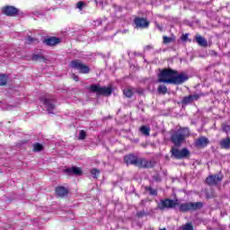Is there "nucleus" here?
<instances>
[{"instance_id":"obj_22","label":"nucleus","mask_w":230,"mask_h":230,"mask_svg":"<svg viewBox=\"0 0 230 230\" xmlns=\"http://www.w3.org/2000/svg\"><path fill=\"white\" fill-rule=\"evenodd\" d=\"M123 94L126 96V98H132L134 96V88L128 87L123 90Z\"/></svg>"},{"instance_id":"obj_12","label":"nucleus","mask_w":230,"mask_h":230,"mask_svg":"<svg viewBox=\"0 0 230 230\" xmlns=\"http://www.w3.org/2000/svg\"><path fill=\"white\" fill-rule=\"evenodd\" d=\"M60 42H62V40H60V38H57L55 36L47 37L42 41V43L45 44V46H49L50 48L58 46V44H60Z\"/></svg>"},{"instance_id":"obj_37","label":"nucleus","mask_w":230,"mask_h":230,"mask_svg":"<svg viewBox=\"0 0 230 230\" xmlns=\"http://www.w3.org/2000/svg\"><path fill=\"white\" fill-rule=\"evenodd\" d=\"M154 181L156 182H161V176L159 174H155L153 176Z\"/></svg>"},{"instance_id":"obj_1","label":"nucleus","mask_w":230,"mask_h":230,"mask_svg":"<svg viewBox=\"0 0 230 230\" xmlns=\"http://www.w3.org/2000/svg\"><path fill=\"white\" fill-rule=\"evenodd\" d=\"M190 80V76L186 73L172 68H164L158 74V82L159 84H171V85H182L185 82Z\"/></svg>"},{"instance_id":"obj_26","label":"nucleus","mask_w":230,"mask_h":230,"mask_svg":"<svg viewBox=\"0 0 230 230\" xmlns=\"http://www.w3.org/2000/svg\"><path fill=\"white\" fill-rule=\"evenodd\" d=\"M193 102V95L190 94L188 96H185L181 100V103L183 105H188Z\"/></svg>"},{"instance_id":"obj_32","label":"nucleus","mask_w":230,"mask_h":230,"mask_svg":"<svg viewBox=\"0 0 230 230\" xmlns=\"http://www.w3.org/2000/svg\"><path fill=\"white\" fill-rule=\"evenodd\" d=\"M163 40H164V44H170L171 42H174L175 39L170 38L168 36H164Z\"/></svg>"},{"instance_id":"obj_3","label":"nucleus","mask_w":230,"mask_h":230,"mask_svg":"<svg viewBox=\"0 0 230 230\" xmlns=\"http://www.w3.org/2000/svg\"><path fill=\"white\" fill-rule=\"evenodd\" d=\"M204 208V202H187L179 205V211L181 213H188L189 211H199Z\"/></svg>"},{"instance_id":"obj_43","label":"nucleus","mask_w":230,"mask_h":230,"mask_svg":"<svg viewBox=\"0 0 230 230\" xmlns=\"http://www.w3.org/2000/svg\"><path fill=\"white\" fill-rule=\"evenodd\" d=\"M157 29L160 31H163V26L161 25H156Z\"/></svg>"},{"instance_id":"obj_24","label":"nucleus","mask_w":230,"mask_h":230,"mask_svg":"<svg viewBox=\"0 0 230 230\" xmlns=\"http://www.w3.org/2000/svg\"><path fill=\"white\" fill-rule=\"evenodd\" d=\"M158 94H166L168 93V87L164 84H159L157 87Z\"/></svg>"},{"instance_id":"obj_38","label":"nucleus","mask_w":230,"mask_h":230,"mask_svg":"<svg viewBox=\"0 0 230 230\" xmlns=\"http://www.w3.org/2000/svg\"><path fill=\"white\" fill-rule=\"evenodd\" d=\"M190 36V34L186 33V34H182L181 40L183 41V42H186V40H188V37Z\"/></svg>"},{"instance_id":"obj_30","label":"nucleus","mask_w":230,"mask_h":230,"mask_svg":"<svg viewBox=\"0 0 230 230\" xmlns=\"http://www.w3.org/2000/svg\"><path fill=\"white\" fill-rule=\"evenodd\" d=\"M181 230H195L193 228V223L192 222L186 223L181 226Z\"/></svg>"},{"instance_id":"obj_19","label":"nucleus","mask_w":230,"mask_h":230,"mask_svg":"<svg viewBox=\"0 0 230 230\" xmlns=\"http://www.w3.org/2000/svg\"><path fill=\"white\" fill-rule=\"evenodd\" d=\"M194 39L199 46L201 48H208V40H206V38L200 35H196Z\"/></svg>"},{"instance_id":"obj_14","label":"nucleus","mask_w":230,"mask_h":230,"mask_svg":"<svg viewBox=\"0 0 230 230\" xmlns=\"http://www.w3.org/2000/svg\"><path fill=\"white\" fill-rule=\"evenodd\" d=\"M139 157L136 156L134 154H129L124 156V163L126 164H131L132 166H137Z\"/></svg>"},{"instance_id":"obj_5","label":"nucleus","mask_w":230,"mask_h":230,"mask_svg":"<svg viewBox=\"0 0 230 230\" xmlns=\"http://www.w3.org/2000/svg\"><path fill=\"white\" fill-rule=\"evenodd\" d=\"M69 67L72 69H77L81 75H89L91 73V67L89 66L82 63L79 59L72 60L68 64Z\"/></svg>"},{"instance_id":"obj_41","label":"nucleus","mask_w":230,"mask_h":230,"mask_svg":"<svg viewBox=\"0 0 230 230\" xmlns=\"http://www.w3.org/2000/svg\"><path fill=\"white\" fill-rule=\"evenodd\" d=\"M210 55H211L212 57H218V52H217V51H215V50H211V51H210Z\"/></svg>"},{"instance_id":"obj_29","label":"nucleus","mask_w":230,"mask_h":230,"mask_svg":"<svg viewBox=\"0 0 230 230\" xmlns=\"http://www.w3.org/2000/svg\"><path fill=\"white\" fill-rule=\"evenodd\" d=\"M90 173L93 175V179H98V175H100L101 171L100 169L93 168L91 169Z\"/></svg>"},{"instance_id":"obj_21","label":"nucleus","mask_w":230,"mask_h":230,"mask_svg":"<svg viewBox=\"0 0 230 230\" xmlns=\"http://www.w3.org/2000/svg\"><path fill=\"white\" fill-rule=\"evenodd\" d=\"M205 195L208 200H209L210 199H217V192L213 189H210L209 190H206Z\"/></svg>"},{"instance_id":"obj_16","label":"nucleus","mask_w":230,"mask_h":230,"mask_svg":"<svg viewBox=\"0 0 230 230\" xmlns=\"http://www.w3.org/2000/svg\"><path fill=\"white\" fill-rule=\"evenodd\" d=\"M196 146L199 148H206L208 145H209V139L206 137H199L196 142H195Z\"/></svg>"},{"instance_id":"obj_17","label":"nucleus","mask_w":230,"mask_h":230,"mask_svg":"<svg viewBox=\"0 0 230 230\" xmlns=\"http://www.w3.org/2000/svg\"><path fill=\"white\" fill-rule=\"evenodd\" d=\"M64 172L67 173V175H82L84 173L80 167L75 166L65 169Z\"/></svg>"},{"instance_id":"obj_45","label":"nucleus","mask_w":230,"mask_h":230,"mask_svg":"<svg viewBox=\"0 0 230 230\" xmlns=\"http://www.w3.org/2000/svg\"><path fill=\"white\" fill-rule=\"evenodd\" d=\"M160 230H166V228H161Z\"/></svg>"},{"instance_id":"obj_27","label":"nucleus","mask_w":230,"mask_h":230,"mask_svg":"<svg viewBox=\"0 0 230 230\" xmlns=\"http://www.w3.org/2000/svg\"><path fill=\"white\" fill-rule=\"evenodd\" d=\"M33 152H42L44 150V146L40 143L33 144Z\"/></svg>"},{"instance_id":"obj_44","label":"nucleus","mask_w":230,"mask_h":230,"mask_svg":"<svg viewBox=\"0 0 230 230\" xmlns=\"http://www.w3.org/2000/svg\"><path fill=\"white\" fill-rule=\"evenodd\" d=\"M146 49H152V46L148 45V46H146Z\"/></svg>"},{"instance_id":"obj_35","label":"nucleus","mask_w":230,"mask_h":230,"mask_svg":"<svg viewBox=\"0 0 230 230\" xmlns=\"http://www.w3.org/2000/svg\"><path fill=\"white\" fill-rule=\"evenodd\" d=\"M135 93L139 94V96H143L145 94V90L143 88H137L134 89Z\"/></svg>"},{"instance_id":"obj_25","label":"nucleus","mask_w":230,"mask_h":230,"mask_svg":"<svg viewBox=\"0 0 230 230\" xmlns=\"http://www.w3.org/2000/svg\"><path fill=\"white\" fill-rule=\"evenodd\" d=\"M145 190H146V191H148V193H149V195H151V197H157V190L153 189L152 186H146Z\"/></svg>"},{"instance_id":"obj_7","label":"nucleus","mask_w":230,"mask_h":230,"mask_svg":"<svg viewBox=\"0 0 230 230\" xmlns=\"http://www.w3.org/2000/svg\"><path fill=\"white\" fill-rule=\"evenodd\" d=\"M177 206H180L177 199L173 200L172 199H164L160 200L157 208L160 209V211H164V209H173L177 208Z\"/></svg>"},{"instance_id":"obj_34","label":"nucleus","mask_w":230,"mask_h":230,"mask_svg":"<svg viewBox=\"0 0 230 230\" xmlns=\"http://www.w3.org/2000/svg\"><path fill=\"white\" fill-rule=\"evenodd\" d=\"M222 130L223 132H226V134H229L230 132V126L227 124H223L222 125Z\"/></svg>"},{"instance_id":"obj_4","label":"nucleus","mask_w":230,"mask_h":230,"mask_svg":"<svg viewBox=\"0 0 230 230\" xmlns=\"http://www.w3.org/2000/svg\"><path fill=\"white\" fill-rule=\"evenodd\" d=\"M91 93H96L97 96H111L112 94V86L102 87L100 84H91Z\"/></svg>"},{"instance_id":"obj_8","label":"nucleus","mask_w":230,"mask_h":230,"mask_svg":"<svg viewBox=\"0 0 230 230\" xmlns=\"http://www.w3.org/2000/svg\"><path fill=\"white\" fill-rule=\"evenodd\" d=\"M222 181H224V174L217 173L208 175L206 178L205 182L208 186H218Z\"/></svg>"},{"instance_id":"obj_2","label":"nucleus","mask_w":230,"mask_h":230,"mask_svg":"<svg viewBox=\"0 0 230 230\" xmlns=\"http://www.w3.org/2000/svg\"><path fill=\"white\" fill-rule=\"evenodd\" d=\"M189 136L190 128H180L171 135V142L173 143L175 146H181Z\"/></svg>"},{"instance_id":"obj_13","label":"nucleus","mask_w":230,"mask_h":230,"mask_svg":"<svg viewBox=\"0 0 230 230\" xmlns=\"http://www.w3.org/2000/svg\"><path fill=\"white\" fill-rule=\"evenodd\" d=\"M43 102V104L47 106V111L49 114H53V111H55V102H57V99L55 98H44L41 100Z\"/></svg>"},{"instance_id":"obj_6","label":"nucleus","mask_w":230,"mask_h":230,"mask_svg":"<svg viewBox=\"0 0 230 230\" xmlns=\"http://www.w3.org/2000/svg\"><path fill=\"white\" fill-rule=\"evenodd\" d=\"M171 155L173 157V159L181 160L186 159V157H190L191 153H190V150L186 147H183L181 150L179 148L172 147Z\"/></svg>"},{"instance_id":"obj_9","label":"nucleus","mask_w":230,"mask_h":230,"mask_svg":"<svg viewBox=\"0 0 230 230\" xmlns=\"http://www.w3.org/2000/svg\"><path fill=\"white\" fill-rule=\"evenodd\" d=\"M133 22L137 30H146L150 26V22L145 17L137 16L134 18Z\"/></svg>"},{"instance_id":"obj_28","label":"nucleus","mask_w":230,"mask_h":230,"mask_svg":"<svg viewBox=\"0 0 230 230\" xmlns=\"http://www.w3.org/2000/svg\"><path fill=\"white\" fill-rule=\"evenodd\" d=\"M6 84H8V75H0V85H6Z\"/></svg>"},{"instance_id":"obj_20","label":"nucleus","mask_w":230,"mask_h":230,"mask_svg":"<svg viewBox=\"0 0 230 230\" xmlns=\"http://www.w3.org/2000/svg\"><path fill=\"white\" fill-rule=\"evenodd\" d=\"M32 62H46L48 60L46 57L40 55V54H33L31 56Z\"/></svg>"},{"instance_id":"obj_40","label":"nucleus","mask_w":230,"mask_h":230,"mask_svg":"<svg viewBox=\"0 0 230 230\" xmlns=\"http://www.w3.org/2000/svg\"><path fill=\"white\" fill-rule=\"evenodd\" d=\"M72 78H73V80H75V82H79V80H80V77H78V75H76L75 74L72 75Z\"/></svg>"},{"instance_id":"obj_23","label":"nucleus","mask_w":230,"mask_h":230,"mask_svg":"<svg viewBox=\"0 0 230 230\" xmlns=\"http://www.w3.org/2000/svg\"><path fill=\"white\" fill-rule=\"evenodd\" d=\"M139 132H141L143 136H146V137H148V136H150V127L142 126L139 128Z\"/></svg>"},{"instance_id":"obj_36","label":"nucleus","mask_w":230,"mask_h":230,"mask_svg":"<svg viewBox=\"0 0 230 230\" xmlns=\"http://www.w3.org/2000/svg\"><path fill=\"white\" fill-rule=\"evenodd\" d=\"M137 218H143V217H146V213L145 210L137 212Z\"/></svg>"},{"instance_id":"obj_18","label":"nucleus","mask_w":230,"mask_h":230,"mask_svg":"<svg viewBox=\"0 0 230 230\" xmlns=\"http://www.w3.org/2000/svg\"><path fill=\"white\" fill-rule=\"evenodd\" d=\"M219 146L223 150H229L230 149V137H226L220 140Z\"/></svg>"},{"instance_id":"obj_10","label":"nucleus","mask_w":230,"mask_h":230,"mask_svg":"<svg viewBox=\"0 0 230 230\" xmlns=\"http://www.w3.org/2000/svg\"><path fill=\"white\" fill-rule=\"evenodd\" d=\"M155 166V162L152 160H146V158L140 157L137 164V168H142L144 170H149Z\"/></svg>"},{"instance_id":"obj_39","label":"nucleus","mask_w":230,"mask_h":230,"mask_svg":"<svg viewBox=\"0 0 230 230\" xmlns=\"http://www.w3.org/2000/svg\"><path fill=\"white\" fill-rule=\"evenodd\" d=\"M77 8L79 10H83L84 9V2L80 1L77 3Z\"/></svg>"},{"instance_id":"obj_33","label":"nucleus","mask_w":230,"mask_h":230,"mask_svg":"<svg viewBox=\"0 0 230 230\" xmlns=\"http://www.w3.org/2000/svg\"><path fill=\"white\" fill-rule=\"evenodd\" d=\"M85 137H87V133L85 132V130L84 129L80 130L78 139H80L81 141H84Z\"/></svg>"},{"instance_id":"obj_42","label":"nucleus","mask_w":230,"mask_h":230,"mask_svg":"<svg viewBox=\"0 0 230 230\" xmlns=\"http://www.w3.org/2000/svg\"><path fill=\"white\" fill-rule=\"evenodd\" d=\"M200 98V94H194V95H192V101L193 100H199Z\"/></svg>"},{"instance_id":"obj_15","label":"nucleus","mask_w":230,"mask_h":230,"mask_svg":"<svg viewBox=\"0 0 230 230\" xmlns=\"http://www.w3.org/2000/svg\"><path fill=\"white\" fill-rule=\"evenodd\" d=\"M55 193L57 197H60L61 199H64V197H67L69 194V190L64 186H58L55 189Z\"/></svg>"},{"instance_id":"obj_11","label":"nucleus","mask_w":230,"mask_h":230,"mask_svg":"<svg viewBox=\"0 0 230 230\" xmlns=\"http://www.w3.org/2000/svg\"><path fill=\"white\" fill-rule=\"evenodd\" d=\"M2 13L7 17H15L19 15V9L13 5H5L2 8Z\"/></svg>"},{"instance_id":"obj_31","label":"nucleus","mask_w":230,"mask_h":230,"mask_svg":"<svg viewBox=\"0 0 230 230\" xmlns=\"http://www.w3.org/2000/svg\"><path fill=\"white\" fill-rule=\"evenodd\" d=\"M26 42H27V44H33V43L39 44V40L37 38L28 36V38L26 40Z\"/></svg>"}]
</instances>
